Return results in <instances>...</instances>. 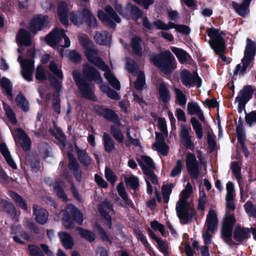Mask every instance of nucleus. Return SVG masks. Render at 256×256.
I'll return each instance as SVG.
<instances>
[{
  "mask_svg": "<svg viewBox=\"0 0 256 256\" xmlns=\"http://www.w3.org/2000/svg\"><path fill=\"white\" fill-rule=\"evenodd\" d=\"M16 41L20 45L29 46L32 44L30 34L24 29H20L16 36Z\"/></svg>",
  "mask_w": 256,
  "mask_h": 256,
  "instance_id": "22",
  "label": "nucleus"
},
{
  "mask_svg": "<svg viewBox=\"0 0 256 256\" xmlns=\"http://www.w3.org/2000/svg\"><path fill=\"white\" fill-rule=\"evenodd\" d=\"M70 20L75 25L79 26L82 23V17L78 16L76 12H72L70 14Z\"/></svg>",
  "mask_w": 256,
  "mask_h": 256,
  "instance_id": "61",
  "label": "nucleus"
},
{
  "mask_svg": "<svg viewBox=\"0 0 256 256\" xmlns=\"http://www.w3.org/2000/svg\"><path fill=\"white\" fill-rule=\"evenodd\" d=\"M250 236V231L248 228L237 226L234 232V238L238 242L242 241Z\"/></svg>",
  "mask_w": 256,
  "mask_h": 256,
  "instance_id": "27",
  "label": "nucleus"
},
{
  "mask_svg": "<svg viewBox=\"0 0 256 256\" xmlns=\"http://www.w3.org/2000/svg\"><path fill=\"white\" fill-rule=\"evenodd\" d=\"M34 50L28 48V50L26 58V59L22 60L21 56H19L18 58V60L21 66L22 74L24 78L28 81H32V72L34 68V62L31 58H33L34 57Z\"/></svg>",
  "mask_w": 256,
  "mask_h": 256,
  "instance_id": "8",
  "label": "nucleus"
},
{
  "mask_svg": "<svg viewBox=\"0 0 256 256\" xmlns=\"http://www.w3.org/2000/svg\"><path fill=\"white\" fill-rule=\"evenodd\" d=\"M17 104L24 112H27L29 110L28 102L25 98L24 96L21 94H18L16 98Z\"/></svg>",
  "mask_w": 256,
  "mask_h": 256,
  "instance_id": "37",
  "label": "nucleus"
},
{
  "mask_svg": "<svg viewBox=\"0 0 256 256\" xmlns=\"http://www.w3.org/2000/svg\"><path fill=\"white\" fill-rule=\"evenodd\" d=\"M126 68L132 74L137 76V80L134 82V86L138 90H142L144 84V75L138 68L136 62L132 59L127 58Z\"/></svg>",
  "mask_w": 256,
  "mask_h": 256,
  "instance_id": "10",
  "label": "nucleus"
},
{
  "mask_svg": "<svg viewBox=\"0 0 256 256\" xmlns=\"http://www.w3.org/2000/svg\"><path fill=\"white\" fill-rule=\"evenodd\" d=\"M84 76L89 80H94L98 84L102 82V78L98 72L92 66L86 64L83 68Z\"/></svg>",
  "mask_w": 256,
  "mask_h": 256,
  "instance_id": "18",
  "label": "nucleus"
},
{
  "mask_svg": "<svg viewBox=\"0 0 256 256\" xmlns=\"http://www.w3.org/2000/svg\"><path fill=\"white\" fill-rule=\"evenodd\" d=\"M187 110L188 114L190 115L196 114L200 120H204V116L203 113L196 102H189L187 105Z\"/></svg>",
  "mask_w": 256,
  "mask_h": 256,
  "instance_id": "24",
  "label": "nucleus"
},
{
  "mask_svg": "<svg viewBox=\"0 0 256 256\" xmlns=\"http://www.w3.org/2000/svg\"><path fill=\"white\" fill-rule=\"evenodd\" d=\"M153 62L165 74H170L176 68V60L168 50L162 52L159 56H154Z\"/></svg>",
  "mask_w": 256,
  "mask_h": 256,
  "instance_id": "5",
  "label": "nucleus"
},
{
  "mask_svg": "<svg viewBox=\"0 0 256 256\" xmlns=\"http://www.w3.org/2000/svg\"><path fill=\"white\" fill-rule=\"evenodd\" d=\"M94 40L96 43L104 45L108 44L110 40V34L106 32L102 33L96 32L94 36Z\"/></svg>",
  "mask_w": 256,
  "mask_h": 256,
  "instance_id": "29",
  "label": "nucleus"
},
{
  "mask_svg": "<svg viewBox=\"0 0 256 256\" xmlns=\"http://www.w3.org/2000/svg\"><path fill=\"white\" fill-rule=\"evenodd\" d=\"M64 215L62 220L64 225L66 228H74V217L76 222L79 224H81L84 220L82 212L72 205L68 206L66 213Z\"/></svg>",
  "mask_w": 256,
  "mask_h": 256,
  "instance_id": "9",
  "label": "nucleus"
},
{
  "mask_svg": "<svg viewBox=\"0 0 256 256\" xmlns=\"http://www.w3.org/2000/svg\"><path fill=\"white\" fill-rule=\"evenodd\" d=\"M170 98V92L164 83H161L158 90V98L164 103L168 102Z\"/></svg>",
  "mask_w": 256,
  "mask_h": 256,
  "instance_id": "26",
  "label": "nucleus"
},
{
  "mask_svg": "<svg viewBox=\"0 0 256 256\" xmlns=\"http://www.w3.org/2000/svg\"><path fill=\"white\" fill-rule=\"evenodd\" d=\"M180 77L182 84L186 86L190 87L196 84L199 88L201 86V80L195 72L191 74L184 70L181 72Z\"/></svg>",
  "mask_w": 256,
  "mask_h": 256,
  "instance_id": "14",
  "label": "nucleus"
},
{
  "mask_svg": "<svg viewBox=\"0 0 256 256\" xmlns=\"http://www.w3.org/2000/svg\"><path fill=\"white\" fill-rule=\"evenodd\" d=\"M46 42L53 47L60 46L68 48L70 46V40L65 34L63 29L56 28L46 38Z\"/></svg>",
  "mask_w": 256,
  "mask_h": 256,
  "instance_id": "7",
  "label": "nucleus"
},
{
  "mask_svg": "<svg viewBox=\"0 0 256 256\" xmlns=\"http://www.w3.org/2000/svg\"><path fill=\"white\" fill-rule=\"evenodd\" d=\"M54 190L56 193V195L62 198L64 201H67L68 198L66 196L64 191L62 190L61 186H60L58 184H54Z\"/></svg>",
  "mask_w": 256,
  "mask_h": 256,
  "instance_id": "62",
  "label": "nucleus"
},
{
  "mask_svg": "<svg viewBox=\"0 0 256 256\" xmlns=\"http://www.w3.org/2000/svg\"><path fill=\"white\" fill-rule=\"evenodd\" d=\"M250 1V0H244L241 4L232 2V6L239 14L243 16L246 14V8L249 6Z\"/></svg>",
  "mask_w": 256,
  "mask_h": 256,
  "instance_id": "35",
  "label": "nucleus"
},
{
  "mask_svg": "<svg viewBox=\"0 0 256 256\" xmlns=\"http://www.w3.org/2000/svg\"><path fill=\"white\" fill-rule=\"evenodd\" d=\"M68 4L65 2H60L58 7V14L60 22L64 26L68 24Z\"/></svg>",
  "mask_w": 256,
  "mask_h": 256,
  "instance_id": "23",
  "label": "nucleus"
},
{
  "mask_svg": "<svg viewBox=\"0 0 256 256\" xmlns=\"http://www.w3.org/2000/svg\"><path fill=\"white\" fill-rule=\"evenodd\" d=\"M250 60H244V58L242 60V63L236 66V70L234 72V74H242L246 70Z\"/></svg>",
  "mask_w": 256,
  "mask_h": 256,
  "instance_id": "44",
  "label": "nucleus"
},
{
  "mask_svg": "<svg viewBox=\"0 0 256 256\" xmlns=\"http://www.w3.org/2000/svg\"><path fill=\"white\" fill-rule=\"evenodd\" d=\"M0 151L9 166L12 168L16 169V166L12 160L10 152L5 144L2 143L0 144Z\"/></svg>",
  "mask_w": 256,
  "mask_h": 256,
  "instance_id": "28",
  "label": "nucleus"
},
{
  "mask_svg": "<svg viewBox=\"0 0 256 256\" xmlns=\"http://www.w3.org/2000/svg\"><path fill=\"white\" fill-rule=\"evenodd\" d=\"M82 18H86V24L90 26L95 27L97 26L96 18L90 13L88 9H83Z\"/></svg>",
  "mask_w": 256,
  "mask_h": 256,
  "instance_id": "31",
  "label": "nucleus"
},
{
  "mask_svg": "<svg viewBox=\"0 0 256 256\" xmlns=\"http://www.w3.org/2000/svg\"><path fill=\"white\" fill-rule=\"evenodd\" d=\"M131 48L132 52L136 55L140 56L142 52V46L140 38L134 37L132 40Z\"/></svg>",
  "mask_w": 256,
  "mask_h": 256,
  "instance_id": "32",
  "label": "nucleus"
},
{
  "mask_svg": "<svg viewBox=\"0 0 256 256\" xmlns=\"http://www.w3.org/2000/svg\"><path fill=\"white\" fill-rule=\"evenodd\" d=\"M50 70L54 73L58 78L62 79L63 75L61 70L54 62H50Z\"/></svg>",
  "mask_w": 256,
  "mask_h": 256,
  "instance_id": "53",
  "label": "nucleus"
},
{
  "mask_svg": "<svg viewBox=\"0 0 256 256\" xmlns=\"http://www.w3.org/2000/svg\"><path fill=\"white\" fill-rule=\"evenodd\" d=\"M11 131L16 143L18 144L22 142L21 144L22 148L25 150H28L30 147L31 142L24 132L20 128H17L14 130H12Z\"/></svg>",
  "mask_w": 256,
  "mask_h": 256,
  "instance_id": "15",
  "label": "nucleus"
},
{
  "mask_svg": "<svg viewBox=\"0 0 256 256\" xmlns=\"http://www.w3.org/2000/svg\"><path fill=\"white\" fill-rule=\"evenodd\" d=\"M256 51V44L248 38L246 39V46L244 50V60H248L251 61Z\"/></svg>",
  "mask_w": 256,
  "mask_h": 256,
  "instance_id": "25",
  "label": "nucleus"
},
{
  "mask_svg": "<svg viewBox=\"0 0 256 256\" xmlns=\"http://www.w3.org/2000/svg\"><path fill=\"white\" fill-rule=\"evenodd\" d=\"M2 204L4 208L11 215V216L14 217L16 216V209L13 204L4 200H2Z\"/></svg>",
  "mask_w": 256,
  "mask_h": 256,
  "instance_id": "50",
  "label": "nucleus"
},
{
  "mask_svg": "<svg viewBox=\"0 0 256 256\" xmlns=\"http://www.w3.org/2000/svg\"><path fill=\"white\" fill-rule=\"evenodd\" d=\"M208 36L210 38V44L216 54L220 55V58L225 64L230 62V59L226 57L223 54L226 48L225 42L222 37L224 32L215 28L209 29L207 30Z\"/></svg>",
  "mask_w": 256,
  "mask_h": 256,
  "instance_id": "3",
  "label": "nucleus"
},
{
  "mask_svg": "<svg viewBox=\"0 0 256 256\" xmlns=\"http://www.w3.org/2000/svg\"><path fill=\"white\" fill-rule=\"evenodd\" d=\"M106 111L104 116L105 118L110 120L114 123H118L119 122L118 116L112 110L106 108Z\"/></svg>",
  "mask_w": 256,
  "mask_h": 256,
  "instance_id": "46",
  "label": "nucleus"
},
{
  "mask_svg": "<svg viewBox=\"0 0 256 256\" xmlns=\"http://www.w3.org/2000/svg\"><path fill=\"white\" fill-rule=\"evenodd\" d=\"M186 162L188 172L194 178H198L200 174V167L195 156L190 152H188Z\"/></svg>",
  "mask_w": 256,
  "mask_h": 256,
  "instance_id": "16",
  "label": "nucleus"
},
{
  "mask_svg": "<svg viewBox=\"0 0 256 256\" xmlns=\"http://www.w3.org/2000/svg\"><path fill=\"white\" fill-rule=\"evenodd\" d=\"M170 22H170L168 24H166L160 20H157L154 22V24L158 29L167 30L172 28Z\"/></svg>",
  "mask_w": 256,
  "mask_h": 256,
  "instance_id": "51",
  "label": "nucleus"
},
{
  "mask_svg": "<svg viewBox=\"0 0 256 256\" xmlns=\"http://www.w3.org/2000/svg\"><path fill=\"white\" fill-rule=\"evenodd\" d=\"M48 22V18L47 16H37L32 20L30 26V29L32 32L36 33L42 28L46 26Z\"/></svg>",
  "mask_w": 256,
  "mask_h": 256,
  "instance_id": "17",
  "label": "nucleus"
},
{
  "mask_svg": "<svg viewBox=\"0 0 256 256\" xmlns=\"http://www.w3.org/2000/svg\"><path fill=\"white\" fill-rule=\"evenodd\" d=\"M73 76L76 84L82 96L86 98L94 100L92 89L86 82L84 78H81L79 72L76 71L73 72Z\"/></svg>",
  "mask_w": 256,
  "mask_h": 256,
  "instance_id": "12",
  "label": "nucleus"
},
{
  "mask_svg": "<svg viewBox=\"0 0 256 256\" xmlns=\"http://www.w3.org/2000/svg\"><path fill=\"white\" fill-rule=\"evenodd\" d=\"M117 190L119 195L121 196L122 199L124 202V206H132L131 201L128 198V196L126 192L124 184L121 182L117 186Z\"/></svg>",
  "mask_w": 256,
  "mask_h": 256,
  "instance_id": "34",
  "label": "nucleus"
},
{
  "mask_svg": "<svg viewBox=\"0 0 256 256\" xmlns=\"http://www.w3.org/2000/svg\"><path fill=\"white\" fill-rule=\"evenodd\" d=\"M254 90L250 86H246L240 92L236 100L240 106H244L245 104L252 98Z\"/></svg>",
  "mask_w": 256,
  "mask_h": 256,
  "instance_id": "20",
  "label": "nucleus"
},
{
  "mask_svg": "<svg viewBox=\"0 0 256 256\" xmlns=\"http://www.w3.org/2000/svg\"><path fill=\"white\" fill-rule=\"evenodd\" d=\"M218 219L216 212L214 210H210L206 216L204 230L202 233V238L206 245L211 244V238L218 228Z\"/></svg>",
  "mask_w": 256,
  "mask_h": 256,
  "instance_id": "6",
  "label": "nucleus"
},
{
  "mask_svg": "<svg viewBox=\"0 0 256 256\" xmlns=\"http://www.w3.org/2000/svg\"><path fill=\"white\" fill-rule=\"evenodd\" d=\"M190 122L198 138L201 139L203 136V133L200 124L195 118H192L190 120Z\"/></svg>",
  "mask_w": 256,
  "mask_h": 256,
  "instance_id": "39",
  "label": "nucleus"
},
{
  "mask_svg": "<svg viewBox=\"0 0 256 256\" xmlns=\"http://www.w3.org/2000/svg\"><path fill=\"white\" fill-rule=\"evenodd\" d=\"M33 210L35 220L37 222L44 224L47 222L48 213L45 209L34 204L33 206Z\"/></svg>",
  "mask_w": 256,
  "mask_h": 256,
  "instance_id": "21",
  "label": "nucleus"
},
{
  "mask_svg": "<svg viewBox=\"0 0 256 256\" xmlns=\"http://www.w3.org/2000/svg\"><path fill=\"white\" fill-rule=\"evenodd\" d=\"M235 196V190L234 184L229 182L226 184V198H234Z\"/></svg>",
  "mask_w": 256,
  "mask_h": 256,
  "instance_id": "56",
  "label": "nucleus"
},
{
  "mask_svg": "<svg viewBox=\"0 0 256 256\" xmlns=\"http://www.w3.org/2000/svg\"><path fill=\"white\" fill-rule=\"evenodd\" d=\"M58 235L64 248L67 249L71 248L74 244L72 237L65 232H59Z\"/></svg>",
  "mask_w": 256,
  "mask_h": 256,
  "instance_id": "33",
  "label": "nucleus"
},
{
  "mask_svg": "<svg viewBox=\"0 0 256 256\" xmlns=\"http://www.w3.org/2000/svg\"><path fill=\"white\" fill-rule=\"evenodd\" d=\"M235 222L234 216L230 215L226 216L224 221L222 230V236L224 240L229 245H232V232L233 225Z\"/></svg>",
  "mask_w": 256,
  "mask_h": 256,
  "instance_id": "13",
  "label": "nucleus"
},
{
  "mask_svg": "<svg viewBox=\"0 0 256 256\" xmlns=\"http://www.w3.org/2000/svg\"><path fill=\"white\" fill-rule=\"evenodd\" d=\"M103 138L105 150L108 152H110L113 150L114 149V142L109 135L106 133H104Z\"/></svg>",
  "mask_w": 256,
  "mask_h": 256,
  "instance_id": "38",
  "label": "nucleus"
},
{
  "mask_svg": "<svg viewBox=\"0 0 256 256\" xmlns=\"http://www.w3.org/2000/svg\"><path fill=\"white\" fill-rule=\"evenodd\" d=\"M144 173L146 175V180L147 184V192L150 194L152 192L151 183L154 184H158V180L152 169L154 168L152 160L147 156H142L140 159L138 160Z\"/></svg>",
  "mask_w": 256,
  "mask_h": 256,
  "instance_id": "4",
  "label": "nucleus"
},
{
  "mask_svg": "<svg viewBox=\"0 0 256 256\" xmlns=\"http://www.w3.org/2000/svg\"><path fill=\"white\" fill-rule=\"evenodd\" d=\"M172 192V188L170 186H165L162 188L163 198L166 203L169 200V196Z\"/></svg>",
  "mask_w": 256,
  "mask_h": 256,
  "instance_id": "58",
  "label": "nucleus"
},
{
  "mask_svg": "<svg viewBox=\"0 0 256 256\" xmlns=\"http://www.w3.org/2000/svg\"><path fill=\"white\" fill-rule=\"evenodd\" d=\"M182 168V162L180 160H178L176 161V166L172 169L170 174V176L172 177H175L176 176L180 175V174L181 173Z\"/></svg>",
  "mask_w": 256,
  "mask_h": 256,
  "instance_id": "47",
  "label": "nucleus"
},
{
  "mask_svg": "<svg viewBox=\"0 0 256 256\" xmlns=\"http://www.w3.org/2000/svg\"><path fill=\"white\" fill-rule=\"evenodd\" d=\"M4 109L9 120L12 124H16L17 121L15 116V114L10 107L8 105L4 103Z\"/></svg>",
  "mask_w": 256,
  "mask_h": 256,
  "instance_id": "41",
  "label": "nucleus"
},
{
  "mask_svg": "<svg viewBox=\"0 0 256 256\" xmlns=\"http://www.w3.org/2000/svg\"><path fill=\"white\" fill-rule=\"evenodd\" d=\"M170 49L181 63L186 62L190 58L188 54L182 49L174 46L171 47Z\"/></svg>",
  "mask_w": 256,
  "mask_h": 256,
  "instance_id": "30",
  "label": "nucleus"
},
{
  "mask_svg": "<svg viewBox=\"0 0 256 256\" xmlns=\"http://www.w3.org/2000/svg\"><path fill=\"white\" fill-rule=\"evenodd\" d=\"M10 197L18 204L23 210H27V204L25 200L19 195L14 192H10Z\"/></svg>",
  "mask_w": 256,
  "mask_h": 256,
  "instance_id": "40",
  "label": "nucleus"
},
{
  "mask_svg": "<svg viewBox=\"0 0 256 256\" xmlns=\"http://www.w3.org/2000/svg\"><path fill=\"white\" fill-rule=\"evenodd\" d=\"M192 192V186L188 182L185 188L181 192L180 199L176 204V209L178 216L180 222L183 224L189 222L195 214L191 197Z\"/></svg>",
  "mask_w": 256,
  "mask_h": 256,
  "instance_id": "1",
  "label": "nucleus"
},
{
  "mask_svg": "<svg viewBox=\"0 0 256 256\" xmlns=\"http://www.w3.org/2000/svg\"><path fill=\"white\" fill-rule=\"evenodd\" d=\"M156 240L157 242L159 249L164 254H167L168 253V244L158 238H156Z\"/></svg>",
  "mask_w": 256,
  "mask_h": 256,
  "instance_id": "54",
  "label": "nucleus"
},
{
  "mask_svg": "<svg viewBox=\"0 0 256 256\" xmlns=\"http://www.w3.org/2000/svg\"><path fill=\"white\" fill-rule=\"evenodd\" d=\"M28 250L30 256H43L42 252L36 246H30L28 248Z\"/></svg>",
  "mask_w": 256,
  "mask_h": 256,
  "instance_id": "60",
  "label": "nucleus"
},
{
  "mask_svg": "<svg viewBox=\"0 0 256 256\" xmlns=\"http://www.w3.org/2000/svg\"><path fill=\"white\" fill-rule=\"evenodd\" d=\"M86 54L88 60L100 69L105 72L104 76L110 85L116 90H120V82L110 72L108 66L98 57V50L92 48L86 50Z\"/></svg>",
  "mask_w": 256,
  "mask_h": 256,
  "instance_id": "2",
  "label": "nucleus"
},
{
  "mask_svg": "<svg viewBox=\"0 0 256 256\" xmlns=\"http://www.w3.org/2000/svg\"><path fill=\"white\" fill-rule=\"evenodd\" d=\"M78 156L80 161L83 164L88 166L90 164V158L85 151L78 150Z\"/></svg>",
  "mask_w": 256,
  "mask_h": 256,
  "instance_id": "45",
  "label": "nucleus"
},
{
  "mask_svg": "<svg viewBox=\"0 0 256 256\" xmlns=\"http://www.w3.org/2000/svg\"><path fill=\"white\" fill-rule=\"evenodd\" d=\"M0 84L2 88L4 90L7 96L12 98V84L6 78H3L0 81Z\"/></svg>",
  "mask_w": 256,
  "mask_h": 256,
  "instance_id": "36",
  "label": "nucleus"
},
{
  "mask_svg": "<svg viewBox=\"0 0 256 256\" xmlns=\"http://www.w3.org/2000/svg\"><path fill=\"white\" fill-rule=\"evenodd\" d=\"M105 176L107 180L112 185L114 184L116 180V176L111 170L108 168H106L105 169Z\"/></svg>",
  "mask_w": 256,
  "mask_h": 256,
  "instance_id": "59",
  "label": "nucleus"
},
{
  "mask_svg": "<svg viewBox=\"0 0 256 256\" xmlns=\"http://www.w3.org/2000/svg\"><path fill=\"white\" fill-rule=\"evenodd\" d=\"M246 212L249 216L256 218V206L250 201L247 202L244 205Z\"/></svg>",
  "mask_w": 256,
  "mask_h": 256,
  "instance_id": "43",
  "label": "nucleus"
},
{
  "mask_svg": "<svg viewBox=\"0 0 256 256\" xmlns=\"http://www.w3.org/2000/svg\"><path fill=\"white\" fill-rule=\"evenodd\" d=\"M175 94L176 95V100L178 104L184 106L186 104V99L184 94L179 89L175 88L174 89Z\"/></svg>",
  "mask_w": 256,
  "mask_h": 256,
  "instance_id": "48",
  "label": "nucleus"
},
{
  "mask_svg": "<svg viewBox=\"0 0 256 256\" xmlns=\"http://www.w3.org/2000/svg\"><path fill=\"white\" fill-rule=\"evenodd\" d=\"M128 7L131 8L132 18L135 20H136L142 16V12L137 7L134 6H128Z\"/></svg>",
  "mask_w": 256,
  "mask_h": 256,
  "instance_id": "57",
  "label": "nucleus"
},
{
  "mask_svg": "<svg viewBox=\"0 0 256 256\" xmlns=\"http://www.w3.org/2000/svg\"><path fill=\"white\" fill-rule=\"evenodd\" d=\"M78 230L80 235L86 240L90 242H92L94 240L95 235L93 232L84 230L82 228H78Z\"/></svg>",
  "mask_w": 256,
  "mask_h": 256,
  "instance_id": "42",
  "label": "nucleus"
},
{
  "mask_svg": "<svg viewBox=\"0 0 256 256\" xmlns=\"http://www.w3.org/2000/svg\"><path fill=\"white\" fill-rule=\"evenodd\" d=\"M112 212V208L108 201L104 202L99 207V212L102 216L104 223L108 228L111 226V218L108 214Z\"/></svg>",
  "mask_w": 256,
  "mask_h": 256,
  "instance_id": "19",
  "label": "nucleus"
},
{
  "mask_svg": "<svg viewBox=\"0 0 256 256\" xmlns=\"http://www.w3.org/2000/svg\"><path fill=\"white\" fill-rule=\"evenodd\" d=\"M111 132L115 139L120 142H123L124 136L121 131L114 126L111 127Z\"/></svg>",
  "mask_w": 256,
  "mask_h": 256,
  "instance_id": "49",
  "label": "nucleus"
},
{
  "mask_svg": "<svg viewBox=\"0 0 256 256\" xmlns=\"http://www.w3.org/2000/svg\"><path fill=\"white\" fill-rule=\"evenodd\" d=\"M150 226L153 230H158L163 236H164L165 232L162 224L158 223V222L154 221L151 222Z\"/></svg>",
  "mask_w": 256,
  "mask_h": 256,
  "instance_id": "64",
  "label": "nucleus"
},
{
  "mask_svg": "<svg viewBox=\"0 0 256 256\" xmlns=\"http://www.w3.org/2000/svg\"><path fill=\"white\" fill-rule=\"evenodd\" d=\"M126 182L128 186L133 189H136L138 186V179L134 176L126 178Z\"/></svg>",
  "mask_w": 256,
  "mask_h": 256,
  "instance_id": "55",
  "label": "nucleus"
},
{
  "mask_svg": "<svg viewBox=\"0 0 256 256\" xmlns=\"http://www.w3.org/2000/svg\"><path fill=\"white\" fill-rule=\"evenodd\" d=\"M156 148L164 156H166L168 152V146L164 142H155Z\"/></svg>",
  "mask_w": 256,
  "mask_h": 256,
  "instance_id": "52",
  "label": "nucleus"
},
{
  "mask_svg": "<svg viewBox=\"0 0 256 256\" xmlns=\"http://www.w3.org/2000/svg\"><path fill=\"white\" fill-rule=\"evenodd\" d=\"M105 11L106 12V14L102 10L98 11V18L104 23L108 26L113 28L115 26V24L112 22V20L118 23L120 22V18L111 6H107L105 8Z\"/></svg>",
  "mask_w": 256,
  "mask_h": 256,
  "instance_id": "11",
  "label": "nucleus"
},
{
  "mask_svg": "<svg viewBox=\"0 0 256 256\" xmlns=\"http://www.w3.org/2000/svg\"><path fill=\"white\" fill-rule=\"evenodd\" d=\"M78 40L80 44L83 46L86 50L89 48L90 40L84 34H81L78 36Z\"/></svg>",
  "mask_w": 256,
  "mask_h": 256,
  "instance_id": "63",
  "label": "nucleus"
}]
</instances>
